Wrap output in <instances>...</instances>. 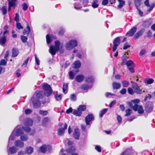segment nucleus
I'll return each mask as SVG.
<instances>
[{
  "mask_svg": "<svg viewBox=\"0 0 155 155\" xmlns=\"http://www.w3.org/2000/svg\"><path fill=\"white\" fill-rule=\"evenodd\" d=\"M78 45V44L77 40L72 39L69 41L67 42L65 45V47L66 49L70 50L77 47Z\"/></svg>",
  "mask_w": 155,
  "mask_h": 155,
  "instance_id": "obj_1",
  "label": "nucleus"
},
{
  "mask_svg": "<svg viewBox=\"0 0 155 155\" xmlns=\"http://www.w3.org/2000/svg\"><path fill=\"white\" fill-rule=\"evenodd\" d=\"M131 83L132 84V87L135 93L139 94H142L143 92H145L144 91H142L140 89V87L138 86L137 83L133 81H131Z\"/></svg>",
  "mask_w": 155,
  "mask_h": 155,
  "instance_id": "obj_2",
  "label": "nucleus"
},
{
  "mask_svg": "<svg viewBox=\"0 0 155 155\" xmlns=\"http://www.w3.org/2000/svg\"><path fill=\"white\" fill-rule=\"evenodd\" d=\"M43 90L46 91L48 96L51 94L52 92V90L51 89V86L48 84H45L43 85Z\"/></svg>",
  "mask_w": 155,
  "mask_h": 155,
  "instance_id": "obj_3",
  "label": "nucleus"
},
{
  "mask_svg": "<svg viewBox=\"0 0 155 155\" xmlns=\"http://www.w3.org/2000/svg\"><path fill=\"white\" fill-rule=\"evenodd\" d=\"M120 42V39L119 37L116 38L113 42L114 46L113 47V51H115Z\"/></svg>",
  "mask_w": 155,
  "mask_h": 155,
  "instance_id": "obj_4",
  "label": "nucleus"
},
{
  "mask_svg": "<svg viewBox=\"0 0 155 155\" xmlns=\"http://www.w3.org/2000/svg\"><path fill=\"white\" fill-rule=\"evenodd\" d=\"M94 120V116L92 114L87 115L85 118V122L87 125H90V122Z\"/></svg>",
  "mask_w": 155,
  "mask_h": 155,
  "instance_id": "obj_5",
  "label": "nucleus"
},
{
  "mask_svg": "<svg viewBox=\"0 0 155 155\" xmlns=\"http://www.w3.org/2000/svg\"><path fill=\"white\" fill-rule=\"evenodd\" d=\"M17 148L14 146L9 147L8 146L7 147V151L9 155L15 153L17 152Z\"/></svg>",
  "mask_w": 155,
  "mask_h": 155,
  "instance_id": "obj_6",
  "label": "nucleus"
},
{
  "mask_svg": "<svg viewBox=\"0 0 155 155\" xmlns=\"http://www.w3.org/2000/svg\"><path fill=\"white\" fill-rule=\"evenodd\" d=\"M153 103L151 102H147L145 106L146 111L148 112H151L153 110Z\"/></svg>",
  "mask_w": 155,
  "mask_h": 155,
  "instance_id": "obj_7",
  "label": "nucleus"
},
{
  "mask_svg": "<svg viewBox=\"0 0 155 155\" xmlns=\"http://www.w3.org/2000/svg\"><path fill=\"white\" fill-rule=\"evenodd\" d=\"M137 27L136 26H134L130 30L127 32L126 34V35H128L130 37L133 36L135 33L136 31Z\"/></svg>",
  "mask_w": 155,
  "mask_h": 155,
  "instance_id": "obj_8",
  "label": "nucleus"
},
{
  "mask_svg": "<svg viewBox=\"0 0 155 155\" xmlns=\"http://www.w3.org/2000/svg\"><path fill=\"white\" fill-rule=\"evenodd\" d=\"M33 123V120L27 118L25 120V127H25L26 129V127H29V126H31Z\"/></svg>",
  "mask_w": 155,
  "mask_h": 155,
  "instance_id": "obj_9",
  "label": "nucleus"
},
{
  "mask_svg": "<svg viewBox=\"0 0 155 155\" xmlns=\"http://www.w3.org/2000/svg\"><path fill=\"white\" fill-rule=\"evenodd\" d=\"M23 130L25 132L28 133L30 132L29 135H33L35 133V130L34 129L31 130L29 127H26V129L25 127H22Z\"/></svg>",
  "mask_w": 155,
  "mask_h": 155,
  "instance_id": "obj_10",
  "label": "nucleus"
},
{
  "mask_svg": "<svg viewBox=\"0 0 155 155\" xmlns=\"http://www.w3.org/2000/svg\"><path fill=\"white\" fill-rule=\"evenodd\" d=\"M145 31V30L144 28H142L140 29V31L137 32L135 35L134 36V38L135 39L138 38L143 35Z\"/></svg>",
  "mask_w": 155,
  "mask_h": 155,
  "instance_id": "obj_11",
  "label": "nucleus"
},
{
  "mask_svg": "<svg viewBox=\"0 0 155 155\" xmlns=\"http://www.w3.org/2000/svg\"><path fill=\"white\" fill-rule=\"evenodd\" d=\"M73 137L76 139H78L80 137V132L78 128L74 129L73 133Z\"/></svg>",
  "mask_w": 155,
  "mask_h": 155,
  "instance_id": "obj_12",
  "label": "nucleus"
},
{
  "mask_svg": "<svg viewBox=\"0 0 155 155\" xmlns=\"http://www.w3.org/2000/svg\"><path fill=\"white\" fill-rule=\"evenodd\" d=\"M128 54V52H126V53L124 55L122 56V61L121 63V64L122 65H124L125 64V63H126L127 61V60L128 58V57L126 55Z\"/></svg>",
  "mask_w": 155,
  "mask_h": 155,
  "instance_id": "obj_13",
  "label": "nucleus"
},
{
  "mask_svg": "<svg viewBox=\"0 0 155 155\" xmlns=\"http://www.w3.org/2000/svg\"><path fill=\"white\" fill-rule=\"evenodd\" d=\"M58 50H57L54 46L52 45L50 46L49 51L52 55H54Z\"/></svg>",
  "mask_w": 155,
  "mask_h": 155,
  "instance_id": "obj_14",
  "label": "nucleus"
},
{
  "mask_svg": "<svg viewBox=\"0 0 155 155\" xmlns=\"http://www.w3.org/2000/svg\"><path fill=\"white\" fill-rule=\"evenodd\" d=\"M22 140H17L14 143V144L16 147L19 148H22L24 147V143Z\"/></svg>",
  "mask_w": 155,
  "mask_h": 155,
  "instance_id": "obj_15",
  "label": "nucleus"
},
{
  "mask_svg": "<svg viewBox=\"0 0 155 155\" xmlns=\"http://www.w3.org/2000/svg\"><path fill=\"white\" fill-rule=\"evenodd\" d=\"M92 87V85L91 84H86L81 85V89L85 90L91 88Z\"/></svg>",
  "mask_w": 155,
  "mask_h": 155,
  "instance_id": "obj_16",
  "label": "nucleus"
},
{
  "mask_svg": "<svg viewBox=\"0 0 155 155\" xmlns=\"http://www.w3.org/2000/svg\"><path fill=\"white\" fill-rule=\"evenodd\" d=\"M50 148V146L49 145H43L40 147V150L42 153H44L46 152L47 149Z\"/></svg>",
  "mask_w": 155,
  "mask_h": 155,
  "instance_id": "obj_17",
  "label": "nucleus"
},
{
  "mask_svg": "<svg viewBox=\"0 0 155 155\" xmlns=\"http://www.w3.org/2000/svg\"><path fill=\"white\" fill-rule=\"evenodd\" d=\"M8 5L15 8L17 5V0H11L8 1Z\"/></svg>",
  "mask_w": 155,
  "mask_h": 155,
  "instance_id": "obj_18",
  "label": "nucleus"
},
{
  "mask_svg": "<svg viewBox=\"0 0 155 155\" xmlns=\"http://www.w3.org/2000/svg\"><path fill=\"white\" fill-rule=\"evenodd\" d=\"M84 78V76L82 74H79L75 78V80L78 82L82 81Z\"/></svg>",
  "mask_w": 155,
  "mask_h": 155,
  "instance_id": "obj_19",
  "label": "nucleus"
},
{
  "mask_svg": "<svg viewBox=\"0 0 155 155\" xmlns=\"http://www.w3.org/2000/svg\"><path fill=\"white\" fill-rule=\"evenodd\" d=\"M85 81L89 84H92L93 83L94 81V78L92 76H89L85 78Z\"/></svg>",
  "mask_w": 155,
  "mask_h": 155,
  "instance_id": "obj_20",
  "label": "nucleus"
},
{
  "mask_svg": "<svg viewBox=\"0 0 155 155\" xmlns=\"http://www.w3.org/2000/svg\"><path fill=\"white\" fill-rule=\"evenodd\" d=\"M32 103L35 108H38L40 107V102L38 100H36L35 101H33Z\"/></svg>",
  "mask_w": 155,
  "mask_h": 155,
  "instance_id": "obj_21",
  "label": "nucleus"
},
{
  "mask_svg": "<svg viewBox=\"0 0 155 155\" xmlns=\"http://www.w3.org/2000/svg\"><path fill=\"white\" fill-rule=\"evenodd\" d=\"M78 71V70L72 71L69 72V76L70 79L73 80L74 78V75L76 74V73Z\"/></svg>",
  "mask_w": 155,
  "mask_h": 155,
  "instance_id": "obj_22",
  "label": "nucleus"
},
{
  "mask_svg": "<svg viewBox=\"0 0 155 155\" xmlns=\"http://www.w3.org/2000/svg\"><path fill=\"white\" fill-rule=\"evenodd\" d=\"M19 54V51L16 48H14L12 50V57H16Z\"/></svg>",
  "mask_w": 155,
  "mask_h": 155,
  "instance_id": "obj_23",
  "label": "nucleus"
},
{
  "mask_svg": "<svg viewBox=\"0 0 155 155\" xmlns=\"http://www.w3.org/2000/svg\"><path fill=\"white\" fill-rule=\"evenodd\" d=\"M6 41L5 36H2L0 38V44L2 46H4Z\"/></svg>",
  "mask_w": 155,
  "mask_h": 155,
  "instance_id": "obj_24",
  "label": "nucleus"
},
{
  "mask_svg": "<svg viewBox=\"0 0 155 155\" xmlns=\"http://www.w3.org/2000/svg\"><path fill=\"white\" fill-rule=\"evenodd\" d=\"M35 94L37 98H42L43 97V92L42 91H37Z\"/></svg>",
  "mask_w": 155,
  "mask_h": 155,
  "instance_id": "obj_25",
  "label": "nucleus"
},
{
  "mask_svg": "<svg viewBox=\"0 0 155 155\" xmlns=\"http://www.w3.org/2000/svg\"><path fill=\"white\" fill-rule=\"evenodd\" d=\"M112 86L114 89H118L121 87V84L119 83L114 82L112 83Z\"/></svg>",
  "mask_w": 155,
  "mask_h": 155,
  "instance_id": "obj_26",
  "label": "nucleus"
},
{
  "mask_svg": "<svg viewBox=\"0 0 155 155\" xmlns=\"http://www.w3.org/2000/svg\"><path fill=\"white\" fill-rule=\"evenodd\" d=\"M30 31V28L28 24L27 25V28L26 29H24L23 34L24 35H28L29 34Z\"/></svg>",
  "mask_w": 155,
  "mask_h": 155,
  "instance_id": "obj_27",
  "label": "nucleus"
},
{
  "mask_svg": "<svg viewBox=\"0 0 155 155\" xmlns=\"http://www.w3.org/2000/svg\"><path fill=\"white\" fill-rule=\"evenodd\" d=\"M34 150L33 148L31 147H29L26 148L25 150V153L28 154H31L32 153Z\"/></svg>",
  "mask_w": 155,
  "mask_h": 155,
  "instance_id": "obj_28",
  "label": "nucleus"
},
{
  "mask_svg": "<svg viewBox=\"0 0 155 155\" xmlns=\"http://www.w3.org/2000/svg\"><path fill=\"white\" fill-rule=\"evenodd\" d=\"M119 2V5L117 6V7L119 9L122 8L125 3V2L123 0H117Z\"/></svg>",
  "mask_w": 155,
  "mask_h": 155,
  "instance_id": "obj_29",
  "label": "nucleus"
},
{
  "mask_svg": "<svg viewBox=\"0 0 155 155\" xmlns=\"http://www.w3.org/2000/svg\"><path fill=\"white\" fill-rule=\"evenodd\" d=\"M21 129L20 128H17L15 131V136H18L23 134V132L21 130H23L22 127L21 128Z\"/></svg>",
  "mask_w": 155,
  "mask_h": 155,
  "instance_id": "obj_30",
  "label": "nucleus"
},
{
  "mask_svg": "<svg viewBox=\"0 0 155 155\" xmlns=\"http://www.w3.org/2000/svg\"><path fill=\"white\" fill-rule=\"evenodd\" d=\"M81 64L79 61H75L73 64L74 68H78L80 67Z\"/></svg>",
  "mask_w": 155,
  "mask_h": 155,
  "instance_id": "obj_31",
  "label": "nucleus"
},
{
  "mask_svg": "<svg viewBox=\"0 0 155 155\" xmlns=\"http://www.w3.org/2000/svg\"><path fill=\"white\" fill-rule=\"evenodd\" d=\"M98 0H93L92 4V6L94 8H96L98 7L99 5L98 4Z\"/></svg>",
  "mask_w": 155,
  "mask_h": 155,
  "instance_id": "obj_32",
  "label": "nucleus"
},
{
  "mask_svg": "<svg viewBox=\"0 0 155 155\" xmlns=\"http://www.w3.org/2000/svg\"><path fill=\"white\" fill-rule=\"evenodd\" d=\"M73 114L76 116H79L81 115L82 113L78 108L77 110H75L73 111Z\"/></svg>",
  "mask_w": 155,
  "mask_h": 155,
  "instance_id": "obj_33",
  "label": "nucleus"
},
{
  "mask_svg": "<svg viewBox=\"0 0 155 155\" xmlns=\"http://www.w3.org/2000/svg\"><path fill=\"white\" fill-rule=\"evenodd\" d=\"M108 110L107 108H105L101 110L99 113V116L100 117H102L103 115L107 112Z\"/></svg>",
  "mask_w": 155,
  "mask_h": 155,
  "instance_id": "obj_34",
  "label": "nucleus"
},
{
  "mask_svg": "<svg viewBox=\"0 0 155 155\" xmlns=\"http://www.w3.org/2000/svg\"><path fill=\"white\" fill-rule=\"evenodd\" d=\"M68 88V85L67 83H64L63 84L62 89L63 92L65 94L67 93V90Z\"/></svg>",
  "mask_w": 155,
  "mask_h": 155,
  "instance_id": "obj_35",
  "label": "nucleus"
},
{
  "mask_svg": "<svg viewBox=\"0 0 155 155\" xmlns=\"http://www.w3.org/2000/svg\"><path fill=\"white\" fill-rule=\"evenodd\" d=\"M78 108L80 111L82 112V111H84L86 109V107L85 105H81L79 106Z\"/></svg>",
  "mask_w": 155,
  "mask_h": 155,
  "instance_id": "obj_36",
  "label": "nucleus"
},
{
  "mask_svg": "<svg viewBox=\"0 0 155 155\" xmlns=\"http://www.w3.org/2000/svg\"><path fill=\"white\" fill-rule=\"evenodd\" d=\"M64 130L63 128H59L58 130V135L61 136L63 135L64 132Z\"/></svg>",
  "mask_w": 155,
  "mask_h": 155,
  "instance_id": "obj_37",
  "label": "nucleus"
},
{
  "mask_svg": "<svg viewBox=\"0 0 155 155\" xmlns=\"http://www.w3.org/2000/svg\"><path fill=\"white\" fill-rule=\"evenodd\" d=\"M74 7L77 10H79L82 8L81 5L79 3H75L74 4Z\"/></svg>",
  "mask_w": 155,
  "mask_h": 155,
  "instance_id": "obj_38",
  "label": "nucleus"
},
{
  "mask_svg": "<svg viewBox=\"0 0 155 155\" xmlns=\"http://www.w3.org/2000/svg\"><path fill=\"white\" fill-rule=\"evenodd\" d=\"M76 150V148L72 146L69 147L68 150V152L70 153H73V152H74Z\"/></svg>",
  "mask_w": 155,
  "mask_h": 155,
  "instance_id": "obj_39",
  "label": "nucleus"
},
{
  "mask_svg": "<svg viewBox=\"0 0 155 155\" xmlns=\"http://www.w3.org/2000/svg\"><path fill=\"white\" fill-rule=\"evenodd\" d=\"M140 0H135L134 4L137 9H138V8L140 6Z\"/></svg>",
  "mask_w": 155,
  "mask_h": 155,
  "instance_id": "obj_40",
  "label": "nucleus"
},
{
  "mask_svg": "<svg viewBox=\"0 0 155 155\" xmlns=\"http://www.w3.org/2000/svg\"><path fill=\"white\" fill-rule=\"evenodd\" d=\"M139 107V106L137 104H133V105L132 104H131V106H130V107L131 108L132 107L134 110L137 111V110Z\"/></svg>",
  "mask_w": 155,
  "mask_h": 155,
  "instance_id": "obj_41",
  "label": "nucleus"
},
{
  "mask_svg": "<svg viewBox=\"0 0 155 155\" xmlns=\"http://www.w3.org/2000/svg\"><path fill=\"white\" fill-rule=\"evenodd\" d=\"M126 114L125 116H129L132 113V110L130 109H128L125 110Z\"/></svg>",
  "mask_w": 155,
  "mask_h": 155,
  "instance_id": "obj_42",
  "label": "nucleus"
},
{
  "mask_svg": "<svg viewBox=\"0 0 155 155\" xmlns=\"http://www.w3.org/2000/svg\"><path fill=\"white\" fill-rule=\"evenodd\" d=\"M48 112L47 110H40L39 111V114L43 116H46L47 115Z\"/></svg>",
  "mask_w": 155,
  "mask_h": 155,
  "instance_id": "obj_43",
  "label": "nucleus"
},
{
  "mask_svg": "<svg viewBox=\"0 0 155 155\" xmlns=\"http://www.w3.org/2000/svg\"><path fill=\"white\" fill-rule=\"evenodd\" d=\"M122 86L124 87H127L129 85V82L127 81H124L122 82Z\"/></svg>",
  "mask_w": 155,
  "mask_h": 155,
  "instance_id": "obj_44",
  "label": "nucleus"
},
{
  "mask_svg": "<svg viewBox=\"0 0 155 155\" xmlns=\"http://www.w3.org/2000/svg\"><path fill=\"white\" fill-rule=\"evenodd\" d=\"M70 99L72 101H76L77 99L76 95L74 94H73L70 95Z\"/></svg>",
  "mask_w": 155,
  "mask_h": 155,
  "instance_id": "obj_45",
  "label": "nucleus"
},
{
  "mask_svg": "<svg viewBox=\"0 0 155 155\" xmlns=\"http://www.w3.org/2000/svg\"><path fill=\"white\" fill-rule=\"evenodd\" d=\"M23 10L24 11H26L28 7V5L25 2L24 3L21 5Z\"/></svg>",
  "mask_w": 155,
  "mask_h": 155,
  "instance_id": "obj_46",
  "label": "nucleus"
},
{
  "mask_svg": "<svg viewBox=\"0 0 155 155\" xmlns=\"http://www.w3.org/2000/svg\"><path fill=\"white\" fill-rule=\"evenodd\" d=\"M60 45V42L58 41H56L55 42V47L56 48L57 50H59V47Z\"/></svg>",
  "mask_w": 155,
  "mask_h": 155,
  "instance_id": "obj_47",
  "label": "nucleus"
},
{
  "mask_svg": "<svg viewBox=\"0 0 155 155\" xmlns=\"http://www.w3.org/2000/svg\"><path fill=\"white\" fill-rule=\"evenodd\" d=\"M140 101L139 99H134L131 101V102L129 104L130 106H131V104H137L139 103Z\"/></svg>",
  "mask_w": 155,
  "mask_h": 155,
  "instance_id": "obj_48",
  "label": "nucleus"
},
{
  "mask_svg": "<svg viewBox=\"0 0 155 155\" xmlns=\"http://www.w3.org/2000/svg\"><path fill=\"white\" fill-rule=\"evenodd\" d=\"M28 139V136L26 135H22L20 137V139L22 141H26Z\"/></svg>",
  "mask_w": 155,
  "mask_h": 155,
  "instance_id": "obj_49",
  "label": "nucleus"
},
{
  "mask_svg": "<svg viewBox=\"0 0 155 155\" xmlns=\"http://www.w3.org/2000/svg\"><path fill=\"white\" fill-rule=\"evenodd\" d=\"M62 94H58L55 96V98L57 101H60L61 99Z\"/></svg>",
  "mask_w": 155,
  "mask_h": 155,
  "instance_id": "obj_50",
  "label": "nucleus"
},
{
  "mask_svg": "<svg viewBox=\"0 0 155 155\" xmlns=\"http://www.w3.org/2000/svg\"><path fill=\"white\" fill-rule=\"evenodd\" d=\"M137 110L138 113L140 114H142L144 112V110L141 106H139Z\"/></svg>",
  "mask_w": 155,
  "mask_h": 155,
  "instance_id": "obj_51",
  "label": "nucleus"
},
{
  "mask_svg": "<svg viewBox=\"0 0 155 155\" xmlns=\"http://www.w3.org/2000/svg\"><path fill=\"white\" fill-rule=\"evenodd\" d=\"M21 39L23 43H26L28 39L27 38L23 35H21Z\"/></svg>",
  "mask_w": 155,
  "mask_h": 155,
  "instance_id": "obj_52",
  "label": "nucleus"
},
{
  "mask_svg": "<svg viewBox=\"0 0 155 155\" xmlns=\"http://www.w3.org/2000/svg\"><path fill=\"white\" fill-rule=\"evenodd\" d=\"M133 64V61L130 60H129L127 61L126 63H125V64H126L128 67H130L131 65H132Z\"/></svg>",
  "mask_w": 155,
  "mask_h": 155,
  "instance_id": "obj_53",
  "label": "nucleus"
},
{
  "mask_svg": "<svg viewBox=\"0 0 155 155\" xmlns=\"http://www.w3.org/2000/svg\"><path fill=\"white\" fill-rule=\"evenodd\" d=\"M127 91L129 94L133 95L134 94V90L131 87H129L127 89Z\"/></svg>",
  "mask_w": 155,
  "mask_h": 155,
  "instance_id": "obj_54",
  "label": "nucleus"
},
{
  "mask_svg": "<svg viewBox=\"0 0 155 155\" xmlns=\"http://www.w3.org/2000/svg\"><path fill=\"white\" fill-rule=\"evenodd\" d=\"M154 80L152 78H149L146 80L145 82L147 84H151L154 82Z\"/></svg>",
  "mask_w": 155,
  "mask_h": 155,
  "instance_id": "obj_55",
  "label": "nucleus"
},
{
  "mask_svg": "<svg viewBox=\"0 0 155 155\" xmlns=\"http://www.w3.org/2000/svg\"><path fill=\"white\" fill-rule=\"evenodd\" d=\"M77 56L78 58H81L82 57H84L86 56L85 52H84L82 54H81L80 53H78Z\"/></svg>",
  "mask_w": 155,
  "mask_h": 155,
  "instance_id": "obj_56",
  "label": "nucleus"
},
{
  "mask_svg": "<svg viewBox=\"0 0 155 155\" xmlns=\"http://www.w3.org/2000/svg\"><path fill=\"white\" fill-rule=\"evenodd\" d=\"M65 31L64 29L63 28H60L58 32V34L60 35H62Z\"/></svg>",
  "mask_w": 155,
  "mask_h": 155,
  "instance_id": "obj_57",
  "label": "nucleus"
},
{
  "mask_svg": "<svg viewBox=\"0 0 155 155\" xmlns=\"http://www.w3.org/2000/svg\"><path fill=\"white\" fill-rule=\"evenodd\" d=\"M16 27L19 30L22 29L23 28V27L21 24L18 22H17L16 24Z\"/></svg>",
  "mask_w": 155,
  "mask_h": 155,
  "instance_id": "obj_58",
  "label": "nucleus"
},
{
  "mask_svg": "<svg viewBox=\"0 0 155 155\" xmlns=\"http://www.w3.org/2000/svg\"><path fill=\"white\" fill-rule=\"evenodd\" d=\"M29 57H28L27 59L22 64V66H24V67H26L27 66L28 63L29 61Z\"/></svg>",
  "mask_w": 155,
  "mask_h": 155,
  "instance_id": "obj_59",
  "label": "nucleus"
},
{
  "mask_svg": "<svg viewBox=\"0 0 155 155\" xmlns=\"http://www.w3.org/2000/svg\"><path fill=\"white\" fill-rule=\"evenodd\" d=\"M95 149L98 152H101V146L99 145H96L95 148Z\"/></svg>",
  "mask_w": 155,
  "mask_h": 155,
  "instance_id": "obj_60",
  "label": "nucleus"
},
{
  "mask_svg": "<svg viewBox=\"0 0 155 155\" xmlns=\"http://www.w3.org/2000/svg\"><path fill=\"white\" fill-rule=\"evenodd\" d=\"M1 10L4 15H5L6 14L7 10L6 7L5 6H3L1 9Z\"/></svg>",
  "mask_w": 155,
  "mask_h": 155,
  "instance_id": "obj_61",
  "label": "nucleus"
},
{
  "mask_svg": "<svg viewBox=\"0 0 155 155\" xmlns=\"http://www.w3.org/2000/svg\"><path fill=\"white\" fill-rule=\"evenodd\" d=\"M14 20L17 22L19 21V15L18 13H16L15 14V17L14 18Z\"/></svg>",
  "mask_w": 155,
  "mask_h": 155,
  "instance_id": "obj_62",
  "label": "nucleus"
},
{
  "mask_svg": "<svg viewBox=\"0 0 155 155\" xmlns=\"http://www.w3.org/2000/svg\"><path fill=\"white\" fill-rule=\"evenodd\" d=\"M14 132H15L14 131H13L12 132L11 136H10L9 138V141L10 140H13L15 139V137L14 135Z\"/></svg>",
  "mask_w": 155,
  "mask_h": 155,
  "instance_id": "obj_63",
  "label": "nucleus"
},
{
  "mask_svg": "<svg viewBox=\"0 0 155 155\" xmlns=\"http://www.w3.org/2000/svg\"><path fill=\"white\" fill-rule=\"evenodd\" d=\"M46 38L47 42L48 44H49L51 41V40L48 35H46Z\"/></svg>",
  "mask_w": 155,
  "mask_h": 155,
  "instance_id": "obj_64",
  "label": "nucleus"
}]
</instances>
